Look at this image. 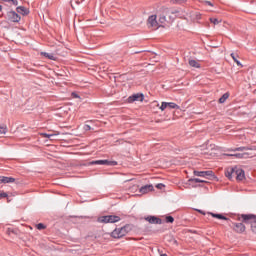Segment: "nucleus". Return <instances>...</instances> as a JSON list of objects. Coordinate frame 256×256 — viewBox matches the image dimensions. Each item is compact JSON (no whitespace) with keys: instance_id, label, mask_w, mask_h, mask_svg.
Wrapping results in <instances>:
<instances>
[{"instance_id":"c756f323","label":"nucleus","mask_w":256,"mask_h":256,"mask_svg":"<svg viewBox=\"0 0 256 256\" xmlns=\"http://www.w3.org/2000/svg\"><path fill=\"white\" fill-rule=\"evenodd\" d=\"M165 221L166 223H173L175 221V218H173V216H166Z\"/></svg>"},{"instance_id":"ea45409f","label":"nucleus","mask_w":256,"mask_h":256,"mask_svg":"<svg viewBox=\"0 0 256 256\" xmlns=\"http://www.w3.org/2000/svg\"><path fill=\"white\" fill-rule=\"evenodd\" d=\"M5 198V197H8V195H7V193H5V192H1L0 191V198Z\"/></svg>"},{"instance_id":"a878e982","label":"nucleus","mask_w":256,"mask_h":256,"mask_svg":"<svg viewBox=\"0 0 256 256\" xmlns=\"http://www.w3.org/2000/svg\"><path fill=\"white\" fill-rule=\"evenodd\" d=\"M229 99V93H225L222 95V97L219 99V103H225Z\"/></svg>"},{"instance_id":"bb28decb","label":"nucleus","mask_w":256,"mask_h":256,"mask_svg":"<svg viewBox=\"0 0 256 256\" xmlns=\"http://www.w3.org/2000/svg\"><path fill=\"white\" fill-rule=\"evenodd\" d=\"M187 0H171V3L174 5H181V3H185Z\"/></svg>"},{"instance_id":"39448f33","label":"nucleus","mask_w":256,"mask_h":256,"mask_svg":"<svg viewBox=\"0 0 256 256\" xmlns=\"http://www.w3.org/2000/svg\"><path fill=\"white\" fill-rule=\"evenodd\" d=\"M7 17L12 23H19L21 21V16L15 11L8 12Z\"/></svg>"},{"instance_id":"1a4fd4ad","label":"nucleus","mask_w":256,"mask_h":256,"mask_svg":"<svg viewBox=\"0 0 256 256\" xmlns=\"http://www.w3.org/2000/svg\"><path fill=\"white\" fill-rule=\"evenodd\" d=\"M194 175L196 177H213V171L208 170V171H194Z\"/></svg>"},{"instance_id":"423d86ee","label":"nucleus","mask_w":256,"mask_h":256,"mask_svg":"<svg viewBox=\"0 0 256 256\" xmlns=\"http://www.w3.org/2000/svg\"><path fill=\"white\" fill-rule=\"evenodd\" d=\"M143 99H145V96L141 93H137L132 96H129L127 101L128 103H135V101H143Z\"/></svg>"},{"instance_id":"6ab92c4d","label":"nucleus","mask_w":256,"mask_h":256,"mask_svg":"<svg viewBox=\"0 0 256 256\" xmlns=\"http://www.w3.org/2000/svg\"><path fill=\"white\" fill-rule=\"evenodd\" d=\"M212 217H215L216 219H223L224 221H229V218L223 216L222 214H215V213H210Z\"/></svg>"},{"instance_id":"c03bdc74","label":"nucleus","mask_w":256,"mask_h":256,"mask_svg":"<svg viewBox=\"0 0 256 256\" xmlns=\"http://www.w3.org/2000/svg\"><path fill=\"white\" fill-rule=\"evenodd\" d=\"M3 7L0 5V11H2Z\"/></svg>"},{"instance_id":"72a5a7b5","label":"nucleus","mask_w":256,"mask_h":256,"mask_svg":"<svg viewBox=\"0 0 256 256\" xmlns=\"http://www.w3.org/2000/svg\"><path fill=\"white\" fill-rule=\"evenodd\" d=\"M37 229L41 231L42 229H45V225L43 223H39L36 225Z\"/></svg>"},{"instance_id":"7c9ffc66","label":"nucleus","mask_w":256,"mask_h":256,"mask_svg":"<svg viewBox=\"0 0 256 256\" xmlns=\"http://www.w3.org/2000/svg\"><path fill=\"white\" fill-rule=\"evenodd\" d=\"M167 13H168V15L171 19V15H175V14L179 13V11H177V10H167Z\"/></svg>"},{"instance_id":"473e14b6","label":"nucleus","mask_w":256,"mask_h":256,"mask_svg":"<svg viewBox=\"0 0 256 256\" xmlns=\"http://www.w3.org/2000/svg\"><path fill=\"white\" fill-rule=\"evenodd\" d=\"M165 109H167V102H162L160 106V110L164 111Z\"/></svg>"},{"instance_id":"f3484780","label":"nucleus","mask_w":256,"mask_h":256,"mask_svg":"<svg viewBox=\"0 0 256 256\" xmlns=\"http://www.w3.org/2000/svg\"><path fill=\"white\" fill-rule=\"evenodd\" d=\"M230 56L232 57L234 63H236L238 65V67H243V64H241V61H239V55L235 54V53H231Z\"/></svg>"},{"instance_id":"4be33fe9","label":"nucleus","mask_w":256,"mask_h":256,"mask_svg":"<svg viewBox=\"0 0 256 256\" xmlns=\"http://www.w3.org/2000/svg\"><path fill=\"white\" fill-rule=\"evenodd\" d=\"M167 108L168 109H179V105H177L175 102H167Z\"/></svg>"},{"instance_id":"a18cd8bd","label":"nucleus","mask_w":256,"mask_h":256,"mask_svg":"<svg viewBox=\"0 0 256 256\" xmlns=\"http://www.w3.org/2000/svg\"><path fill=\"white\" fill-rule=\"evenodd\" d=\"M160 256H167V254H161Z\"/></svg>"},{"instance_id":"f257e3e1","label":"nucleus","mask_w":256,"mask_h":256,"mask_svg":"<svg viewBox=\"0 0 256 256\" xmlns=\"http://www.w3.org/2000/svg\"><path fill=\"white\" fill-rule=\"evenodd\" d=\"M97 221L98 223H119L121 217L116 215L100 216Z\"/></svg>"},{"instance_id":"2eb2a0df","label":"nucleus","mask_w":256,"mask_h":256,"mask_svg":"<svg viewBox=\"0 0 256 256\" xmlns=\"http://www.w3.org/2000/svg\"><path fill=\"white\" fill-rule=\"evenodd\" d=\"M149 191H153V185H145L140 188V192L145 195V193H149Z\"/></svg>"},{"instance_id":"aec40b11","label":"nucleus","mask_w":256,"mask_h":256,"mask_svg":"<svg viewBox=\"0 0 256 256\" xmlns=\"http://www.w3.org/2000/svg\"><path fill=\"white\" fill-rule=\"evenodd\" d=\"M57 135H59V133H52V134L41 133V137H45L46 139H51L52 137H57Z\"/></svg>"},{"instance_id":"4468645a","label":"nucleus","mask_w":256,"mask_h":256,"mask_svg":"<svg viewBox=\"0 0 256 256\" xmlns=\"http://www.w3.org/2000/svg\"><path fill=\"white\" fill-rule=\"evenodd\" d=\"M1 183H15V178L7 177V176H0V184Z\"/></svg>"},{"instance_id":"f8f14e48","label":"nucleus","mask_w":256,"mask_h":256,"mask_svg":"<svg viewBox=\"0 0 256 256\" xmlns=\"http://www.w3.org/2000/svg\"><path fill=\"white\" fill-rule=\"evenodd\" d=\"M17 13L20 15H29V8H26L24 6H18L16 8Z\"/></svg>"},{"instance_id":"4c0bfd02","label":"nucleus","mask_w":256,"mask_h":256,"mask_svg":"<svg viewBox=\"0 0 256 256\" xmlns=\"http://www.w3.org/2000/svg\"><path fill=\"white\" fill-rule=\"evenodd\" d=\"M10 2H11L12 5H14L15 7H17V5H19V1H17V0H10Z\"/></svg>"},{"instance_id":"79ce46f5","label":"nucleus","mask_w":256,"mask_h":256,"mask_svg":"<svg viewBox=\"0 0 256 256\" xmlns=\"http://www.w3.org/2000/svg\"><path fill=\"white\" fill-rule=\"evenodd\" d=\"M3 1H5L6 3H11V0H3Z\"/></svg>"},{"instance_id":"5701e85b","label":"nucleus","mask_w":256,"mask_h":256,"mask_svg":"<svg viewBox=\"0 0 256 256\" xmlns=\"http://www.w3.org/2000/svg\"><path fill=\"white\" fill-rule=\"evenodd\" d=\"M83 1H85V0H71L70 4H71L72 9H75V5H80V3H83Z\"/></svg>"},{"instance_id":"b1692460","label":"nucleus","mask_w":256,"mask_h":256,"mask_svg":"<svg viewBox=\"0 0 256 256\" xmlns=\"http://www.w3.org/2000/svg\"><path fill=\"white\" fill-rule=\"evenodd\" d=\"M166 21H167V16L161 15V16L159 17L158 23L161 25V27H163V24H165Z\"/></svg>"},{"instance_id":"49530a36","label":"nucleus","mask_w":256,"mask_h":256,"mask_svg":"<svg viewBox=\"0 0 256 256\" xmlns=\"http://www.w3.org/2000/svg\"><path fill=\"white\" fill-rule=\"evenodd\" d=\"M233 177H235V173H233Z\"/></svg>"},{"instance_id":"58836bf2","label":"nucleus","mask_w":256,"mask_h":256,"mask_svg":"<svg viewBox=\"0 0 256 256\" xmlns=\"http://www.w3.org/2000/svg\"><path fill=\"white\" fill-rule=\"evenodd\" d=\"M156 188L157 189H165V186L162 183H160V184L156 185Z\"/></svg>"},{"instance_id":"412c9836","label":"nucleus","mask_w":256,"mask_h":256,"mask_svg":"<svg viewBox=\"0 0 256 256\" xmlns=\"http://www.w3.org/2000/svg\"><path fill=\"white\" fill-rule=\"evenodd\" d=\"M190 67H195L196 69H199L201 66L199 65V62L196 60H189Z\"/></svg>"},{"instance_id":"e433bc0d","label":"nucleus","mask_w":256,"mask_h":256,"mask_svg":"<svg viewBox=\"0 0 256 256\" xmlns=\"http://www.w3.org/2000/svg\"><path fill=\"white\" fill-rule=\"evenodd\" d=\"M83 129L84 131H91V127L88 124H85Z\"/></svg>"},{"instance_id":"a19ab883","label":"nucleus","mask_w":256,"mask_h":256,"mask_svg":"<svg viewBox=\"0 0 256 256\" xmlns=\"http://www.w3.org/2000/svg\"><path fill=\"white\" fill-rule=\"evenodd\" d=\"M72 97H74V99H79V94L72 92Z\"/></svg>"},{"instance_id":"f03ea898","label":"nucleus","mask_w":256,"mask_h":256,"mask_svg":"<svg viewBox=\"0 0 256 256\" xmlns=\"http://www.w3.org/2000/svg\"><path fill=\"white\" fill-rule=\"evenodd\" d=\"M127 235V228L126 227H121V228H116L112 233L111 236L114 239H121V237H125Z\"/></svg>"},{"instance_id":"6e6552de","label":"nucleus","mask_w":256,"mask_h":256,"mask_svg":"<svg viewBox=\"0 0 256 256\" xmlns=\"http://www.w3.org/2000/svg\"><path fill=\"white\" fill-rule=\"evenodd\" d=\"M242 219L244 223H249L250 225H253L256 221V217L253 214H242Z\"/></svg>"},{"instance_id":"20e7f679","label":"nucleus","mask_w":256,"mask_h":256,"mask_svg":"<svg viewBox=\"0 0 256 256\" xmlns=\"http://www.w3.org/2000/svg\"><path fill=\"white\" fill-rule=\"evenodd\" d=\"M91 165H107L108 167H115V165H117V161L94 160L91 162Z\"/></svg>"},{"instance_id":"ddd939ff","label":"nucleus","mask_w":256,"mask_h":256,"mask_svg":"<svg viewBox=\"0 0 256 256\" xmlns=\"http://www.w3.org/2000/svg\"><path fill=\"white\" fill-rule=\"evenodd\" d=\"M234 231H236V233H243V231H245V225H243V223H235Z\"/></svg>"},{"instance_id":"9d476101","label":"nucleus","mask_w":256,"mask_h":256,"mask_svg":"<svg viewBox=\"0 0 256 256\" xmlns=\"http://www.w3.org/2000/svg\"><path fill=\"white\" fill-rule=\"evenodd\" d=\"M235 177L237 181H243V179H245V171L236 166Z\"/></svg>"},{"instance_id":"dca6fc26","label":"nucleus","mask_w":256,"mask_h":256,"mask_svg":"<svg viewBox=\"0 0 256 256\" xmlns=\"http://www.w3.org/2000/svg\"><path fill=\"white\" fill-rule=\"evenodd\" d=\"M227 157H236V159H245L247 157L246 153H236V154H226Z\"/></svg>"},{"instance_id":"37998d69","label":"nucleus","mask_w":256,"mask_h":256,"mask_svg":"<svg viewBox=\"0 0 256 256\" xmlns=\"http://www.w3.org/2000/svg\"><path fill=\"white\" fill-rule=\"evenodd\" d=\"M198 211V213H202L203 215H205V213H203L201 210H197Z\"/></svg>"},{"instance_id":"2f4dec72","label":"nucleus","mask_w":256,"mask_h":256,"mask_svg":"<svg viewBox=\"0 0 256 256\" xmlns=\"http://www.w3.org/2000/svg\"><path fill=\"white\" fill-rule=\"evenodd\" d=\"M230 151H247V148L246 147H238L235 149H230Z\"/></svg>"},{"instance_id":"f704fd0d","label":"nucleus","mask_w":256,"mask_h":256,"mask_svg":"<svg viewBox=\"0 0 256 256\" xmlns=\"http://www.w3.org/2000/svg\"><path fill=\"white\" fill-rule=\"evenodd\" d=\"M251 229L254 233H256V220L251 224Z\"/></svg>"},{"instance_id":"a211bd4d","label":"nucleus","mask_w":256,"mask_h":256,"mask_svg":"<svg viewBox=\"0 0 256 256\" xmlns=\"http://www.w3.org/2000/svg\"><path fill=\"white\" fill-rule=\"evenodd\" d=\"M40 55H42L46 59H50V61H55V55L53 54H49L47 52H41Z\"/></svg>"},{"instance_id":"c9c22d12","label":"nucleus","mask_w":256,"mask_h":256,"mask_svg":"<svg viewBox=\"0 0 256 256\" xmlns=\"http://www.w3.org/2000/svg\"><path fill=\"white\" fill-rule=\"evenodd\" d=\"M203 3H204V5H208L209 7H213V3H211V1L205 0Z\"/></svg>"},{"instance_id":"9b49d317","label":"nucleus","mask_w":256,"mask_h":256,"mask_svg":"<svg viewBox=\"0 0 256 256\" xmlns=\"http://www.w3.org/2000/svg\"><path fill=\"white\" fill-rule=\"evenodd\" d=\"M236 168H237V166L227 168L225 171V176L228 179H233V173H235Z\"/></svg>"},{"instance_id":"7ed1b4c3","label":"nucleus","mask_w":256,"mask_h":256,"mask_svg":"<svg viewBox=\"0 0 256 256\" xmlns=\"http://www.w3.org/2000/svg\"><path fill=\"white\" fill-rule=\"evenodd\" d=\"M148 26L152 27L153 29H159V27H161V24L159 23V21H157V15L149 16Z\"/></svg>"},{"instance_id":"cd10ccee","label":"nucleus","mask_w":256,"mask_h":256,"mask_svg":"<svg viewBox=\"0 0 256 256\" xmlns=\"http://www.w3.org/2000/svg\"><path fill=\"white\" fill-rule=\"evenodd\" d=\"M210 22H212L213 25H219L221 23V20L217 18H210Z\"/></svg>"},{"instance_id":"0eeeda50","label":"nucleus","mask_w":256,"mask_h":256,"mask_svg":"<svg viewBox=\"0 0 256 256\" xmlns=\"http://www.w3.org/2000/svg\"><path fill=\"white\" fill-rule=\"evenodd\" d=\"M145 221H148V223H151V225H161V223H163L161 218H158L156 216H147L145 218Z\"/></svg>"},{"instance_id":"c85d7f7f","label":"nucleus","mask_w":256,"mask_h":256,"mask_svg":"<svg viewBox=\"0 0 256 256\" xmlns=\"http://www.w3.org/2000/svg\"><path fill=\"white\" fill-rule=\"evenodd\" d=\"M7 133V126H0V135H5Z\"/></svg>"},{"instance_id":"393cba45","label":"nucleus","mask_w":256,"mask_h":256,"mask_svg":"<svg viewBox=\"0 0 256 256\" xmlns=\"http://www.w3.org/2000/svg\"><path fill=\"white\" fill-rule=\"evenodd\" d=\"M189 183H205V180L199 179V178H190Z\"/></svg>"}]
</instances>
